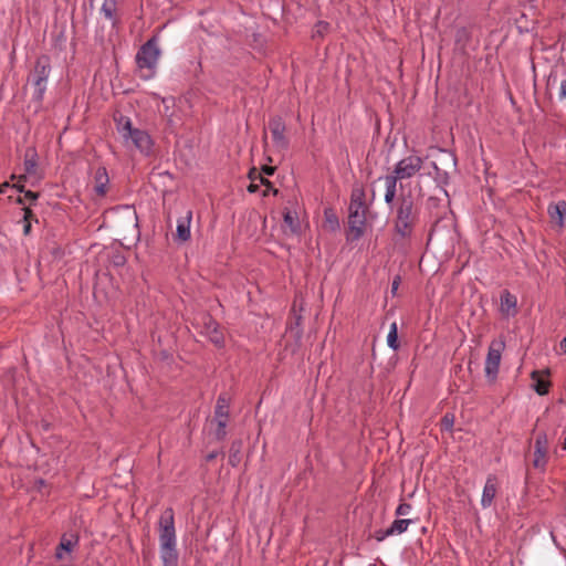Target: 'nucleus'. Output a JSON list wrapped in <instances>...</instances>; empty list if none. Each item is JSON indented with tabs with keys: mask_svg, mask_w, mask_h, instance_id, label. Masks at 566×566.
I'll use <instances>...</instances> for the list:
<instances>
[{
	"mask_svg": "<svg viewBox=\"0 0 566 566\" xmlns=\"http://www.w3.org/2000/svg\"><path fill=\"white\" fill-rule=\"evenodd\" d=\"M158 536L160 544V557L164 566H177L178 552L176 543L175 512L167 507L158 521Z\"/></svg>",
	"mask_w": 566,
	"mask_h": 566,
	"instance_id": "nucleus-1",
	"label": "nucleus"
},
{
	"mask_svg": "<svg viewBox=\"0 0 566 566\" xmlns=\"http://www.w3.org/2000/svg\"><path fill=\"white\" fill-rule=\"evenodd\" d=\"M419 220V212L412 196L400 195L397 201L395 232L402 239L411 238Z\"/></svg>",
	"mask_w": 566,
	"mask_h": 566,
	"instance_id": "nucleus-2",
	"label": "nucleus"
},
{
	"mask_svg": "<svg viewBox=\"0 0 566 566\" xmlns=\"http://www.w3.org/2000/svg\"><path fill=\"white\" fill-rule=\"evenodd\" d=\"M159 56L160 49L156 36L150 38L140 46L136 54V63L143 78L148 80L155 75Z\"/></svg>",
	"mask_w": 566,
	"mask_h": 566,
	"instance_id": "nucleus-3",
	"label": "nucleus"
},
{
	"mask_svg": "<svg viewBox=\"0 0 566 566\" xmlns=\"http://www.w3.org/2000/svg\"><path fill=\"white\" fill-rule=\"evenodd\" d=\"M116 122L117 130L124 139H130L142 154L146 156L151 154L154 142L146 130L133 127L132 120L124 116H120Z\"/></svg>",
	"mask_w": 566,
	"mask_h": 566,
	"instance_id": "nucleus-4",
	"label": "nucleus"
},
{
	"mask_svg": "<svg viewBox=\"0 0 566 566\" xmlns=\"http://www.w3.org/2000/svg\"><path fill=\"white\" fill-rule=\"evenodd\" d=\"M51 71L50 59L41 55L36 59L34 69L31 73V82L34 86V95L38 101H42L46 90V81Z\"/></svg>",
	"mask_w": 566,
	"mask_h": 566,
	"instance_id": "nucleus-5",
	"label": "nucleus"
},
{
	"mask_svg": "<svg viewBox=\"0 0 566 566\" xmlns=\"http://www.w3.org/2000/svg\"><path fill=\"white\" fill-rule=\"evenodd\" d=\"M230 397L227 392L219 395L214 408V416L211 423L216 424L214 436L218 440H223L227 436V424L229 421Z\"/></svg>",
	"mask_w": 566,
	"mask_h": 566,
	"instance_id": "nucleus-6",
	"label": "nucleus"
},
{
	"mask_svg": "<svg viewBox=\"0 0 566 566\" xmlns=\"http://www.w3.org/2000/svg\"><path fill=\"white\" fill-rule=\"evenodd\" d=\"M423 166V159L416 155H409L400 159L392 171L400 181L416 176Z\"/></svg>",
	"mask_w": 566,
	"mask_h": 566,
	"instance_id": "nucleus-7",
	"label": "nucleus"
},
{
	"mask_svg": "<svg viewBox=\"0 0 566 566\" xmlns=\"http://www.w3.org/2000/svg\"><path fill=\"white\" fill-rule=\"evenodd\" d=\"M504 347V342L500 339L492 340L489 346L485 359V374L486 377L492 380H494L497 376Z\"/></svg>",
	"mask_w": 566,
	"mask_h": 566,
	"instance_id": "nucleus-8",
	"label": "nucleus"
},
{
	"mask_svg": "<svg viewBox=\"0 0 566 566\" xmlns=\"http://www.w3.org/2000/svg\"><path fill=\"white\" fill-rule=\"evenodd\" d=\"M268 128L271 133L275 149L280 151L286 150L289 148L290 140L286 136V125L283 118L281 116L271 117Z\"/></svg>",
	"mask_w": 566,
	"mask_h": 566,
	"instance_id": "nucleus-9",
	"label": "nucleus"
},
{
	"mask_svg": "<svg viewBox=\"0 0 566 566\" xmlns=\"http://www.w3.org/2000/svg\"><path fill=\"white\" fill-rule=\"evenodd\" d=\"M367 210H349L347 240L355 241L363 237Z\"/></svg>",
	"mask_w": 566,
	"mask_h": 566,
	"instance_id": "nucleus-10",
	"label": "nucleus"
},
{
	"mask_svg": "<svg viewBox=\"0 0 566 566\" xmlns=\"http://www.w3.org/2000/svg\"><path fill=\"white\" fill-rule=\"evenodd\" d=\"M547 214L553 229L562 231L566 226V201L552 202L547 207Z\"/></svg>",
	"mask_w": 566,
	"mask_h": 566,
	"instance_id": "nucleus-11",
	"label": "nucleus"
},
{
	"mask_svg": "<svg viewBox=\"0 0 566 566\" xmlns=\"http://www.w3.org/2000/svg\"><path fill=\"white\" fill-rule=\"evenodd\" d=\"M80 544V536L76 532L64 533L61 536L60 543L55 548V558L64 560L65 555H70Z\"/></svg>",
	"mask_w": 566,
	"mask_h": 566,
	"instance_id": "nucleus-12",
	"label": "nucleus"
},
{
	"mask_svg": "<svg viewBox=\"0 0 566 566\" xmlns=\"http://www.w3.org/2000/svg\"><path fill=\"white\" fill-rule=\"evenodd\" d=\"M548 438L546 432H538L535 439L534 444V461L533 465L537 469H544L547 463V452H548Z\"/></svg>",
	"mask_w": 566,
	"mask_h": 566,
	"instance_id": "nucleus-13",
	"label": "nucleus"
},
{
	"mask_svg": "<svg viewBox=\"0 0 566 566\" xmlns=\"http://www.w3.org/2000/svg\"><path fill=\"white\" fill-rule=\"evenodd\" d=\"M499 486L500 482L497 476L495 474H489L481 497V505L483 509H488L493 504V501L499 491Z\"/></svg>",
	"mask_w": 566,
	"mask_h": 566,
	"instance_id": "nucleus-14",
	"label": "nucleus"
},
{
	"mask_svg": "<svg viewBox=\"0 0 566 566\" xmlns=\"http://www.w3.org/2000/svg\"><path fill=\"white\" fill-rule=\"evenodd\" d=\"M24 171L25 176L30 177H40L39 175V165H38V154L34 148H28L24 154Z\"/></svg>",
	"mask_w": 566,
	"mask_h": 566,
	"instance_id": "nucleus-15",
	"label": "nucleus"
},
{
	"mask_svg": "<svg viewBox=\"0 0 566 566\" xmlns=\"http://www.w3.org/2000/svg\"><path fill=\"white\" fill-rule=\"evenodd\" d=\"M192 219V211L188 210L185 217L178 219L176 238L182 242L190 239V222Z\"/></svg>",
	"mask_w": 566,
	"mask_h": 566,
	"instance_id": "nucleus-16",
	"label": "nucleus"
},
{
	"mask_svg": "<svg viewBox=\"0 0 566 566\" xmlns=\"http://www.w3.org/2000/svg\"><path fill=\"white\" fill-rule=\"evenodd\" d=\"M516 305L517 300L516 296L513 295L507 290L503 291L501 294V311L503 314L510 316L516 314Z\"/></svg>",
	"mask_w": 566,
	"mask_h": 566,
	"instance_id": "nucleus-17",
	"label": "nucleus"
},
{
	"mask_svg": "<svg viewBox=\"0 0 566 566\" xmlns=\"http://www.w3.org/2000/svg\"><path fill=\"white\" fill-rule=\"evenodd\" d=\"M348 210H368L365 203V190L363 187H355L352 190Z\"/></svg>",
	"mask_w": 566,
	"mask_h": 566,
	"instance_id": "nucleus-18",
	"label": "nucleus"
},
{
	"mask_svg": "<svg viewBox=\"0 0 566 566\" xmlns=\"http://www.w3.org/2000/svg\"><path fill=\"white\" fill-rule=\"evenodd\" d=\"M400 181V179L396 178L394 174L387 175L385 177V186H386V192H385V202L387 205H391L397 196V182Z\"/></svg>",
	"mask_w": 566,
	"mask_h": 566,
	"instance_id": "nucleus-19",
	"label": "nucleus"
},
{
	"mask_svg": "<svg viewBox=\"0 0 566 566\" xmlns=\"http://www.w3.org/2000/svg\"><path fill=\"white\" fill-rule=\"evenodd\" d=\"M108 184V175L105 167H99L95 172V192L98 196L106 195V186Z\"/></svg>",
	"mask_w": 566,
	"mask_h": 566,
	"instance_id": "nucleus-20",
	"label": "nucleus"
},
{
	"mask_svg": "<svg viewBox=\"0 0 566 566\" xmlns=\"http://www.w3.org/2000/svg\"><path fill=\"white\" fill-rule=\"evenodd\" d=\"M532 379L534 380V390L541 395H547L551 388V381L548 379H545L539 371H533L532 373Z\"/></svg>",
	"mask_w": 566,
	"mask_h": 566,
	"instance_id": "nucleus-21",
	"label": "nucleus"
},
{
	"mask_svg": "<svg viewBox=\"0 0 566 566\" xmlns=\"http://www.w3.org/2000/svg\"><path fill=\"white\" fill-rule=\"evenodd\" d=\"M412 523L411 520L408 518H399L395 520L390 527L385 531V536H391L395 534H401L408 530V526Z\"/></svg>",
	"mask_w": 566,
	"mask_h": 566,
	"instance_id": "nucleus-22",
	"label": "nucleus"
},
{
	"mask_svg": "<svg viewBox=\"0 0 566 566\" xmlns=\"http://www.w3.org/2000/svg\"><path fill=\"white\" fill-rule=\"evenodd\" d=\"M104 17L113 23H116L117 2L116 0H105L101 9Z\"/></svg>",
	"mask_w": 566,
	"mask_h": 566,
	"instance_id": "nucleus-23",
	"label": "nucleus"
},
{
	"mask_svg": "<svg viewBox=\"0 0 566 566\" xmlns=\"http://www.w3.org/2000/svg\"><path fill=\"white\" fill-rule=\"evenodd\" d=\"M323 227L328 231H336L339 228L338 218L332 209H325Z\"/></svg>",
	"mask_w": 566,
	"mask_h": 566,
	"instance_id": "nucleus-24",
	"label": "nucleus"
},
{
	"mask_svg": "<svg viewBox=\"0 0 566 566\" xmlns=\"http://www.w3.org/2000/svg\"><path fill=\"white\" fill-rule=\"evenodd\" d=\"M241 449H242L241 440H235L231 443L230 451H229V463L232 467H237L240 463Z\"/></svg>",
	"mask_w": 566,
	"mask_h": 566,
	"instance_id": "nucleus-25",
	"label": "nucleus"
},
{
	"mask_svg": "<svg viewBox=\"0 0 566 566\" xmlns=\"http://www.w3.org/2000/svg\"><path fill=\"white\" fill-rule=\"evenodd\" d=\"M283 220L292 233H297L300 231L301 224L296 214H293L290 210H285L283 213Z\"/></svg>",
	"mask_w": 566,
	"mask_h": 566,
	"instance_id": "nucleus-26",
	"label": "nucleus"
},
{
	"mask_svg": "<svg viewBox=\"0 0 566 566\" xmlns=\"http://www.w3.org/2000/svg\"><path fill=\"white\" fill-rule=\"evenodd\" d=\"M387 343H388V346L392 349H398L399 347V343H398V328H397V324L396 323H392L390 325V331L388 333V336H387Z\"/></svg>",
	"mask_w": 566,
	"mask_h": 566,
	"instance_id": "nucleus-27",
	"label": "nucleus"
},
{
	"mask_svg": "<svg viewBox=\"0 0 566 566\" xmlns=\"http://www.w3.org/2000/svg\"><path fill=\"white\" fill-rule=\"evenodd\" d=\"M259 185L265 186V190L263 191V196L266 197L269 192L271 191L274 196L279 195V190L276 188H273L272 182L266 179L265 177L259 175L258 176Z\"/></svg>",
	"mask_w": 566,
	"mask_h": 566,
	"instance_id": "nucleus-28",
	"label": "nucleus"
},
{
	"mask_svg": "<svg viewBox=\"0 0 566 566\" xmlns=\"http://www.w3.org/2000/svg\"><path fill=\"white\" fill-rule=\"evenodd\" d=\"M454 417L453 415L447 413L441 420V429L450 431L453 428Z\"/></svg>",
	"mask_w": 566,
	"mask_h": 566,
	"instance_id": "nucleus-29",
	"label": "nucleus"
},
{
	"mask_svg": "<svg viewBox=\"0 0 566 566\" xmlns=\"http://www.w3.org/2000/svg\"><path fill=\"white\" fill-rule=\"evenodd\" d=\"M410 511H411V504L402 502L396 509L395 514L397 516H405V515H408L410 513Z\"/></svg>",
	"mask_w": 566,
	"mask_h": 566,
	"instance_id": "nucleus-30",
	"label": "nucleus"
},
{
	"mask_svg": "<svg viewBox=\"0 0 566 566\" xmlns=\"http://www.w3.org/2000/svg\"><path fill=\"white\" fill-rule=\"evenodd\" d=\"M24 192V198L22 197H19L17 199V202L18 203H23L24 202V199H29L31 201H35L39 197V193L38 192H33L31 190H27V191H23Z\"/></svg>",
	"mask_w": 566,
	"mask_h": 566,
	"instance_id": "nucleus-31",
	"label": "nucleus"
},
{
	"mask_svg": "<svg viewBox=\"0 0 566 566\" xmlns=\"http://www.w3.org/2000/svg\"><path fill=\"white\" fill-rule=\"evenodd\" d=\"M23 221H35L38 222V218L35 217V214L33 213V211L30 209V208H23Z\"/></svg>",
	"mask_w": 566,
	"mask_h": 566,
	"instance_id": "nucleus-32",
	"label": "nucleus"
},
{
	"mask_svg": "<svg viewBox=\"0 0 566 566\" xmlns=\"http://www.w3.org/2000/svg\"><path fill=\"white\" fill-rule=\"evenodd\" d=\"M249 178L251 180V184L248 186V191L254 193L259 190L260 185L255 182V178L252 177V172H249Z\"/></svg>",
	"mask_w": 566,
	"mask_h": 566,
	"instance_id": "nucleus-33",
	"label": "nucleus"
},
{
	"mask_svg": "<svg viewBox=\"0 0 566 566\" xmlns=\"http://www.w3.org/2000/svg\"><path fill=\"white\" fill-rule=\"evenodd\" d=\"M211 340L217 345V346H222L223 345V336L221 333L214 331L213 332V335L211 336Z\"/></svg>",
	"mask_w": 566,
	"mask_h": 566,
	"instance_id": "nucleus-34",
	"label": "nucleus"
},
{
	"mask_svg": "<svg viewBox=\"0 0 566 566\" xmlns=\"http://www.w3.org/2000/svg\"><path fill=\"white\" fill-rule=\"evenodd\" d=\"M25 179H27V176L25 175H21L19 177L18 184L14 185L13 187L17 188L20 192H23L24 191L23 182L25 181Z\"/></svg>",
	"mask_w": 566,
	"mask_h": 566,
	"instance_id": "nucleus-35",
	"label": "nucleus"
},
{
	"mask_svg": "<svg viewBox=\"0 0 566 566\" xmlns=\"http://www.w3.org/2000/svg\"><path fill=\"white\" fill-rule=\"evenodd\" d=\"M558 97L559 99L566 98V77L560 83Z\"/></svg>",
	"mask_w": 566,
	"mask_h": 566,
	"instance_id": "nucleus-36",
	"label": "nucleus"
},
{
	"mask_svg": "<svg viewBox=\"0 0 566 566\" xmlns=\"http://www.w3.org/2000/svg\"><path fill=\"white\" fill-rule=\"evenodd\" d=\"M400 282H401V279L400 276H396L394 280H392V283H391V293L392 294H396L399 285H400Z\"/></svg>",
	"mask_w": 566,
	"mask_h": 566,
	"instance_id": "nucleus-37",
	"label": "nucleus"
},
{
	"mask_svg": "<svg viewBox=\"0 0 566 566\" xmlns=\"http://www.w3.org/2000/svg\"><path fill=\"white\" fill-rule=\"evenodd\" d=\"M262 172L264 175H268V176H272L274 172H275V167L273 166H269V165H264L262 168H261Z\"/></svg>",
	"mask_w": 566,
	"mask_h": 566,
	"instance_id": "nucleus-38",
	"label": "nucleus"
},
{
	"mask_svg": "<svg viewBox=\"0 0 566 566\" xmlns=\"http://www.w3.org/2000/svg\"><path fill=\"white\" fill-rule=\"evenodd\" d=\"M31 226H32V222L30 221H23V234L24 235H29L30 232H31Z\"/></svg>",
	"mask_w": 566,
	"mask_h": 566,
	"instance_id": "nucleus-39",
	"label": "nucleus"
},
{
	"mask_svg": "<svg viewBox=\"0 0 566 566\" xmlns=\"http://www.w3.org/2000/svg\"><path fill=\"white\" fill-rule=\"evenodd\" d=\"M375 537H376V539H377L378 542H381V541H384L387 536H385V531H384V532H382V531H379V532H377V533H376V536H375Z\"/></svg>",
	"mask_w": 566,
	"mask_h": 566,
	"instance_id": "nucleus-40",
	"label": "nucleus"
},
{
	"mask_svg": "<svg viewBox=\"0 0 566 566\" xmlns=\"http://www.w3.org/2000/svg\"><path fill=\"white\" fill-rule=\"evenodd\" d=\"M217 457H218L217 452H211V453L207 454L206 460L208 462H210V461L214 460Z\"/></svg>",
	"mask_w": 566,
	"mask_h": 566,
	"instance_id": "nucleus-41",
	"label": "nucleus"
},
{
	"mask_svg": "<svg viewBox=\"0 0 566 566\" xmlns=\"http://www.w3.org/2000/svg\"><path fill=\"white\" fill-rule=\"evenodd\" d=\"M9 187H10L9 182H4V184L0 185V193H3V192H4V190H6L7 188H9Z\"/></svg>",
	"mask_w": 566,
	"mask_h": 566,
	"instance_id": "nucleus-42",
	"label": "nucleus"
},
{
	"mask_svg": "<svg viewBox=\"0 0 566 566\" xmlns=\"http://www.w3.org/2000/svg\"><path fill=\"white\" fill-rule=\"evenodd\" d=\"M560 347L564 349V352L566 353V336L562 339L560 342Z\"/></svg>",
	"mask_w": 566,
	"mask_h": 566,
	"instance_id": "nucleus-43",
	"label": "nucleus"
},
{
	"mask_svg": "<svg viewBox=\"0 0 566 566\" xmlns=\"http://www.w3.org/2000/svg\"><path fill=\"white\" fill-rule=\"evenodd\" d=\"M250 172H252V177H254V178H255V180H256V179H258V176L255 175V174H256V169H255V168H252V169L250 170Z\"/></svg>",
	"mask_w": 566,
	"mask_h": 566,
	"instance_id": "nucleus-44",
	"label": "nucleus"
},
{
	"mask_svg": "<svg viewBox=\"0 0 566 566\" xmlns=\"http://www.w3.org/2000/svg\"><path fill=\"white\" fill-rule=\"evenodd\" d=\"M263 143H264V145H266V143H268L266 142V133H264V135H263Z\"/></svg>",
	"mask_w": 566,
	"mask_h": 566,
	"instance_id": "nucleus-45",
	"label": "nucleus"
},
{
	"mask_svg": "<svg viewBox=\"0 0 566 566\" xmlns=\"http://www.w3.org/2000/svg\"><path fill=\"white\" fill-rule=\"evenodd\" d=\"M563 449L566 450V437H565V440L563 442Z\"/></svg>",
	"mask_w": 566,
	"mask_h": 566,
	"instance_id": "nucleus-46",
	"label": "nucleus"
},
{
	"mask_svg": "<svg viewBox=\"0 0 566 566\" xmlns=\"http://www.w3.org/2000/svg\"><path fill=\"white\" fill-rule=\"evenodd\" d=\"M317 25H318V27H322V25L326 27L327 24H326V23H324V22H319Z\"/></svg>",
	"mask_w": 566,
	"mask_h": 566,
	"instance_id": "nucleus-47",
	"label": "nucleus"
},
{
	"mask_svg": "<svg viewBox=\"0 0 566 566\" xmlns=\"http://www.w3.org/2000/svg\"><path fill=\"white\" fill-rule=\"evenodd\" d=\"M460 33H463V34H465V35H467V30H465V29H462V30L460 31Z\"/></svg>",
	"mask_w": 566,
	"mask_h": 566,
	"instance_id": "nucleus-48",
	"label": "nucleus"
},
{
	"mask_svg": "<svg viewBox=\"0 0 566 566\" xmlns=\"http://www.w3.org/2000/svg\"><path fill=\"white\" fill-rule=\"evenodd\" d=\"M370 566H377V565L373 564V565H370Z\"/></svg>",
	"mask_w": 566,
	"mask_h": 566,
	"instance_id": "nucleus-49",
	"label": "nucleus"
}]
</instances>
